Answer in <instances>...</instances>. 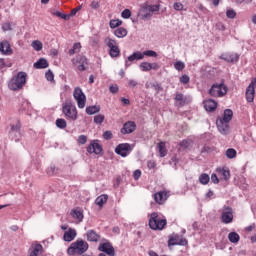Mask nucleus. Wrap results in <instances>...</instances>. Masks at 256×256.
Wrapping results in <instances>:
<instances>
[{
    "label": "nucleus",
    "instance_id": "a211bd4d",
    "mask_svg": "<svg viewBox=\"0 0 256 256\" xmlns=\"http://www.w3.org/2000/svg\"><path fill=\"white\" fill-rule=\"evenodd\" d=\"M77 237V231L73 228H69L63 235V239L68 243H71Z\"/></svg>",
    "mask_w": 256,
    "mask_h": 256
},
{
    "label": "nucleus",
    "instance_id": "4d7b16f0",
    "mask_svg": "<svg viewBox=\"0 0 256 256\" xmlns=\"http://www.w3.org/2000/svg\"><path fill=\"white\" fill-rule=\"evenodd\" d=\"M190 78L189 75L184 74L180 77V83H183V85H187V83H189Z\"/></svg>",
    "mask_w": 256,
    "mask_h": 256
},
{
    "label": "nucleus",
    "instance_id": "f03ea898",
    "mask_svg": "<svg viewBox=\"0 0 256 256\" xmlns=\"http://www.w3.org/2000/svg\"><path fill=\"white\" fill-rule=\"evenodd\" d=\"M27 83V73L19 72L16 76H14L8 83V88L11 91H19L25 87Z\"/></svg>",
    "mask_w": 256,
    "mask_h": 256
},
{
    "label": "nucleus",
    "instance_id": "680f3d73",
    "mask_svg": "<svg viewBox=\"0 0 256 256\" xmlns=\"http://www.w3.org/2000/svg\"><path fill=\"white\" fill-rule=\"evenodd\" d=\"M151 87L156 91V93H160V91H163V87L159 84H151Z\"/></svg>",
    "mask_w": 256,
    "mask_h": 256
},
{
    "label": "nucleus",
    "instance_id": "6e6552de",
    "mask_svg": "<svg viewBox=\"0 0 256 256\" xmlns=\"http://www.w3.org/2000/svg\"><path fill=\"white\" fill-rule=\"evenodd\" d=\"M131 151H132V148H131V144H129V143L119 144L115 148V153L117 155H120V157H127V155H129V153H131Z\"/></svg>",
    "mask_w": 256,
    "mask_h": 256
},
{
    "label": "nucleus",
    "instance_id": "6e6d98bb",
    "mask_svg": "<svg viewBox=\"0 0 256 256\" xmlns=\"http://www.w3.org/2000/svg\"><path fill=\"white\" fill-rule=\"evenodd\" d=\"M144 57H157V52L153 51V50H146L143 52Z\"/></svg>",
    "mask_w": 256,
    "mask_h": 256
},
{
    "label": "nucleus",
    "instance_id": "7c9ffc66",
    "mask_svg": "<svg viewBox=\"0 0 256 256\" xmlns=\"http://www.w3.org/2000/svg\"><path fill=\"white\" fill-rule=\"evenodd\" d=\"M107 199H109V196L102 194L96 198L95 203L99 207H102L104 203H107Z\"/></svg>",
    "mask_w": 256,
    "mask_h": 256
},
{
    "label": "nucleus",
    "instance_id": "ddd939ff",
    "mask_svg": "<svg viewBox=\"0 0 256 256\" xmlns=\"http://www.w3.org/2000/svg\"><path fill=\"white\" fill-rule=\"evenodd\" d=\"M11 129L9 131V137L11 139H15V137H19L21 133V122L19 120H16L15 124L10 125Z\"/></svg>",
    "mask_w": 256,
    "mask_h": 256
},
{
    "label": "nucleus",
    "instance_id": "39448f33",
    "mask_svg": "<svg viewBox=\"0 0 256 256\" xmlns=\"http://www.w3.org/2000/svg\"><path fill=\"white\" fill-rule=\"evenodd\" d=\"M227 91H229V88H227L225 83H216L211 86L209 95H211V97H225V95H227Z\"/></svg>",
    "mask_w": 256,
    "mask_h": 256
},
{
    "label": "nucleus",
    "instance_id": "2eb2a0df",
    "mask_svg": "<svg viewBox=\"0 0 256 256\" xmlns=\"http://www.w3.org/2000/svg\"><path fill=\"white\" fill-rule=\"evenodd\" d=\"M216 125L218 127L219 132L222 135H227V133H229V122H227L225 120H221L220 118H218L216 120Z\"/></svg>",
    "mask_w": 256,
    "mask_h": 256
},
{
    "label": "nucleus",
    "instance_id": "f3484780",
    "mask_svg": "<svg viewBox=\"0 0 256 256\" xmlns=\"http://www.w3.org/2000/svg\"><path fill=\"white\" fill-rule=\"evenodd\" d=\"M137 129V125L133 121H128L123 125V128L121 129V133L123 135H127L129 133H133Z\"/></svg>",
    "mask_w": 256,
    "mask_h": 256
},
{
    "label": "nucleus",
    "instance_id": "c85d7f7f",
    "mask_svg": "<svg viewBox=\"0 0 256 256\" xmlns=\"http://www.w3.org/2000/svg\"><path fill=\"white\" fill-rule=\"evenodd\" d=\"M109 55L112 58L119 57L121 55V50L119 49V46H113L112 48H109Z\"/></svg>",
    "mask_w": 256,
    "mask_h": 256
},
{
    "label": "nucleus",
    "instance_id": "cd10ccee",
    "mask_svg": "<svg viewBox=\"0 0 256 256\" xmlns=\"http://www.w3.org/2000/svg\"><path fill=\"white\" fill-rule=\"evenodd\" d=\"M222 121H226V123H229L231 119H233V110L231 109H226L224 111V115L222 118H219Z\"/></svg>",
    "mask_w": 256,
    "mask_h": 256
},
{
    "label": "nucleus",
    "instance_id": "8fccbe9b",
    "mask_svg": "<svg viewBox=\"0 0 256 256\" xmlns=\"http://www.w3.org/2000/svg\"><path fill=\"white\" fill-rule=\"evenodd\" d=\"M121 17H122L123 19H130V17H131V10H129V9H124V10L122 11V13H121Z\"/></svg>",
    "mask_w": 256,
    "mask_h": 256
},
{
    "label": "nucleus",
    "instance_id": "9b49d317",
    "mask_svg": "<svg viewBox=\"0 0 256 256\" xmlns=\"http://www.w3.org/2000/svg\"><path fill=\"white\" fill-rule=\"evenodd\" d=\"M222 223L229 224L233 222V208L224 207L221 215Z\"/></svg>",
    "mask_w": 256,
    "mask_h": 256
},
{
    "label": "nucleus",
    "instance_id": "1a4fd4ad",
    "mask_svg": "<svg viewBox=\"0 0 256 256\" xmlns=\"http://www.w3.org/2000/svg\"><path fill=\"white\" fill-rule=\"evenodd\" d=\"M98 250H100L102 253H105L108 256H115V248L113 247V244H111L110 242L100 243L98 246Z\"/></svg>",
    "mask_w": 256,
    "mask_h": 256
},
{
    "label": "nucleus",
    "instance_id": "bf43d9fd",
    "mask_svg": "<svg viewBox=\"0 0 256 256\" xmlns=\"http://www.w3.org/2000/svg\"><path fill=\"white\" fill-rule=\"evenodd\" d=\"M183 4L181 2H175L173 5V9H175V11H183Z\"/></svg>",
    "mask_w": 256,
    "mask_h": 256
},
{
    "label": "nucleus",
    "instance_id": "bb28decb",
    "mask_svg": "<svg viewBox=\"0 0 256 256\" xmlns=\"http://www.w3.org/2000/svg\"><path fill=\"white\" fill-rule=\"evenodd\" d=\"M114 35L118 37V39H123V37H127V29L119 27L114 31Z\"/></svg>",
    "mask_w": 256,
    "mask_h": 256
},
{
    "label": "nucleus",
    "instance_id": "e433bc0d",
    "mask_svg": "<svg viewBox=\"0 0 256 256\" xmlns=\"http://www.w3.org/2000/svg\"><path fill=\"white\" fill-rule=\"evenodd\" d=\"M228 239L230 241V243H239V234H237L236 232H230L228 234Z\"/></svg>",
    "mask_w": 256,
    "mask_h": 256
},
{
    "label": "nucleus",
    "instance_id": "37998d69",
    "mask_svg": "<svg viewBox=\"0 0 256 256\" xmlns=\"http://www.w3.org/2000/svg\"><path fill=\"white\" fill-rule=\"evenodd\" d=\"M109 25H110V29H117V27H121V25H123V21L119 19L111 20Z\"/></svg>",
    "mask_w": 256,
    "mask_h": 256
},
{
    "label": "nucleus",
    "instance_id": "c03bdc74",
    "mask_svg": "<svg viewBox=\"0 0 256 256\" xmlns=\"http://www.w3.org/2000/svg\"><path fill=\"white\" fill-rule=\"evenodd\" d=\"M32 47L35 49V51H41V49H43V43H41L39 40H34L32 42Z\"/></svg>",
    "mask_w": 256,
    "mask_h": 256
},
{
    "label": "nucleus",
    "instance_id": "0eeeda50",
    "mask_svg": "<svg viewBox=\"0 0 256 256\" xmlns=\"http://www.w3.org/2000/svg\"><path fill=\"white\" fill-rule=\"evenodd\" d=\"M72 64L77 67L78 71H85L87 69V58L82 55L76 56L72 59Z\"/></svg>",
    "mask_w": 256,
    "mask_h": 256
},
{
    "label": "nucleus",
    "instance_id": "4be33fe9",
    "mask_svg": "<svg viewBox=\"0 0 256 256\" xmlns=\"http://www.w3.org/2000/svg\"><path fill=\"white\" fill-rule=\"evenodd\" d=\"M43 253V246L41 244H35L30 249V256H39Z\"/></svg>",
    "mask_w": 256,
    "mask_h": 256
},
{
    "label": "nucleus",
    "instance_id": "338daca9",
    "mask_svg": "<svg viewBox=\"0 0 256 256\" xmlns=\"http://www.w3.org/2000/svg\"><path fill=\"white\" fill-rule=\"evenodd\" d=\"M211 181L212 183H214L215 185H217L219 183V178L217 177V174H212L211 175Z\"/></svg>",
    "mask_w": 256,
    "mask_h": 256
},
{
    "label": "nucleus",
    "instance_id": "5fc2aeb1",
    "mask_svg": "<svg viewBox=\"0 0 256 256\" xmlns=\"http://www.w3.org/2000/svg\"><path fill=\"white\" fill-rule=\"evenodd\" d=\"M82 9V6H77L76 8H74L73 10H71L70 14H68V16H70V19L71 17H75V15H77V13H79V11H81Z\"/></svg>",
    "mask_w": 256,
    "mask_h": 256
},
{
    "label": "nucleus",
    "instance_id": "423d86ee",
    "mask_svg": "<svg viewBox=\"0 0 256 256\" xmlns=\"http://www.w3.org/2000/svg\"><path fill=\"white\" fill-rule=\"evenodd\" d=\"M73 97L77 102L79 109H85V103L87 102V97L85 96V93H83V90L80 87L74 88Z\"/></svg>",
    "mask_w": 256,
    "mask_h": 256
},
{
    "label": "nucleus",
    "instance_id": "603ef678",
    "mask_svg": "<svg viewBox=\"0 0 256 256\" xmlns=\"http://www.w3.org/2000/svg\"><path fill=\"white\" fill-rule=\"evenodd\" d=\"M47 81H55V75L51 70H48L45 74Z\"/></svg>",
    "mask_w": 256,
    "mask_h": 256
},
{
    "label": "nucleus",
    "instance_id": "9d476101",
    "mask_svg": "<svg viewBox=\"0 0 256 256\" xmlns=\"http://www.w3.org/2000/svg\"><path fill=\"white\" fill-rule=\"evenodd\" d=\"M255 85L256 78H254L246 89V101L253 103L255 101Z\"/></svg>",
    "mask_w": 256,
    "mask_h": 256
},
{
    "label": "nucleus",
    "instance_id": "a878e982",
    "mask_svg": "<svg viewBox=\"0 0 256 256\" xmlns=\"http://www.w3.org/2000/svg\"><path fill=\"white\" fill-rule=\"evenodd\" d=\"M175 101L179 107H183L187 103V98L181 93L176 94Z\"/></svg>",
    "mask_w": 256,
    "mask_h": 256
},
{
    "label": "nucleus",
    "instance_id": "49530a36",
    "mask_svg": "<svg viewBox=\"0 0 256 256\" xmlns=\"http://www.w3.org/2000/svg\"><path fill=\"white\" fill-rule=\"evenodd\" d=\"M103 121H105V116L103 114H98L94 117V123H96L97 125H101Z\"/></svg>",
    "mask_w": 256,
    "mask_h": 256
},
{
    "label": "nucleus",
    "instance_id": "79ce46f5",
    "mask_svg": "<svg viewBox=\"0 0 256 256\" xmlns=\"http://www.w3.org/2000/svg\"><path fill=\"white\" fill-rule=\"evenodd\" d=\"M81 51V43H74L73 48L69 50V55H75Z\"/></svg>",
    "mask_w": 256,
    "mask_h": 256
},
{
    "label": "nucleus",
    "instance_id": "20e7f679",
    "mask_svg": "<svg viewBox=\"0 0 256 256\" xmlns=\"http://www.w3.org/2000/svg\"><path fill=\"white\" fill-rule=\"evenodd\" d=\"M62 113L65 115L68 121H77V118H78L77 107L75 106V104H73V102L66 101L62 105Z\"/></svg>",
    "mask_w": 256,
    "mask_h": 256
},
{
    "label": "nucleus",
    "instance_id": "6ab92c4d",
    "mask_svg": "<svg viewBox=\"0 0 256 256\" xmlns=\"http://www.w3.org/2000/svg\"><path fill=\"white\" fill-rule=\"evenodd\" d=\"M204 108L206 109V111L213 113V111L217 109V102L213 99L206 100L204 101Z\"/></svg>",
    "mask_w": 256,
    "mask_h": 256
},
{
    "label": "nucleus",
    "instance_id": "412c9836",
    "mask_svg": "<svg viewBox=\"0 0 256 256\" xmlns=\"http://www.w3.org/2000/svg\"><path fill=\"white\" fill-rule=\"evenodd\" d=\"M221 59L224 61H227L228 63H236V61H239V55L238 54H224L221 56Z\"/></svg>",
    "mask_w": 256,
    "mask_h": 256
},
{
    "label": "nucleus",
    "instance_id": "72a5a7b5",
    "mask_svg": "<svg viewBox=\"0 0 256 256\" xmlns=\"http://www.w3.org/2000/svg\"><path fill=\"white\" fill-rule=\"evenodd\" d=\"M158 149H159L160 157H166L167 156V148L165 146V142L158 143Z\"/></svg>",
    "mask_w": 256,
    "mask_h": 256
},
{
    "label": "nucleus",
    "instance_id": "09e8293b",
    "mask_svg": "<svg viewBox=\"0 0 256 256\" xmlns=\"http://www.w3.org/2000/svg\"><path fill=\"white\" fill-rule=\"evenodd\" d=\"M226 16L228 19H235V17H237V12H235L233 9H229L226 11Z\"/></svg>",
    "mask_w": 256,
    "mask_h": 256
},
{
    "label": "nucleus",
    "instance_id": "393cba45",
    "mask_svg": "<svg viewBox=\"0 0 256 256\" xmlns=\"http://www.w3.org/2000/svg\"><path fill=\"white\" fill-rule=\"evenodd\" d=\"M159 9H160L159 4L142 6V12L149 11L150 13H157V11H159Z\"/></svg>",
    "mask_w": 256,
    "mask_h": 256
},
{
    "label": "nucleus",
    "instance_id": "4c0bfd02",
    "mask_svg": "<svg viewBox=\"0 0 256 256\" xmlns=\"http://www.w3.org/2000/svg\"><path fill=\"white\" fill-rule=\"evenodd\" d=\"M225 155L227 159H235L237 157V150L229 148L226 150Z\"/></svg>",
    "mask_w": 256,
    "mask_h": 256
},
{
    "label": "nucleus",
    "instance_id": "58836bf2",
    "mask_svg": "<svg viewBox=\"0 0 256 256\" xmlns=\"http://www.w3.org/2000/svg\"><path fill=\"white\" fill-rule=\"evenodd\" d=\"M104 43L109 49L117 46V40L110 37L105 38Z\"/></svg>",
    "mask_w": 256,
    "mask_h": 256
},
{
    "label": "nucleus",
    "instance_id": "b1692460",
    "mask_svg": "<svg viewBox=\"0 0 256 256\" xmlns=\"http://www.w3.org/2000/svg\"><path fill=\"white\" fill-rule=\"evenodd\" d=\"M142 59H145V54L141 51L134 52L128 56V61H141Z\"/></svg>",
    "mask_w": 256,
    "mask_h": 256
},
{
    "label": "nucleus",
    "instance_id": "ea45409f",
    "mask_svg": "<svg viewBox=\"0 0 256 256\" xmlns=\"http://www.w3.org/2000/svg\"><path fill=\"white\" fill-rule=\"evenodd\" d=\"M179 145L182 149H191V147L193 145V141H191V140H182Z\"/></svg>",
    "mask_w": 256,
    "mask_h": 256
},
{
    "label": "nucleus",
    "instance_id": "e2e57ef3",
    "mask_svg": "<svg viewBox=\"0 0 256 256\" xmlns=\"http://www.w3.org/2000/svg\"><path fill=\"white\" fill-rule=\"evenodd\" d=\"M136 85H138V82L136 80L130 79L128 81V87H131L133 89Z\"/></svg>",
    "mask_w": 256,
    "mask_h": 256
},
{
    "label": "nucleus",
    "instance_id": "2f4dec72",
    "mask_svg": "<svg viewBox=\"0 0 256 256\" xmlns=\"http://www.w3.org/2000/svg\"><path fill=\"white\" fill-rule=\"evenodd\" d=\"M168 243H169V245H182V246H185V245H187V239L182 238V239H180V241H177V239H175V238H170Z\"/></svg>",
    "mask_w": 256,
    "mask_h": 256
},
{
    "label": "nucleus",
    "instance_id": "f257e3e1",
    "mask_svg": "<svg viewBox=\"0 0 256 256\" xmlns=\"http://www.w3.org/2000/svg\"><path fill=\"white\" fill-rule=\"evenodd\" d=\"M88 250L89 243L83 239H77L75 242L70 244L67 249V254L69 256L83 255L84 253H87Z\"/></svg>",
    "mask_w": 256,
    "mask_h": 256
},
{
    "label": "nucleus",
    "instance_id": "de8ad7c7",
    "mask_svg": "<svg viewBox=\"0 0 256 256\" xmlns=\"http://www.w3.org/2000/svg\"><path fill=\"white\" fill-rule=\"evenodd\" d=\"M141 71H151V63L149 62H142L140 64Z\"/></svg>",
    "mask_w": 256,
    "mask_h": 256
},
{
    "label": "nucleus",
    "instance_id": "c756f323",
    "mask_svg": "<svg viewBox=\"0 0 256 256\" xmlns=\"http://www.w3.org/2000/svg\"><path fill=\"white\" fill-rule=\"evenodd\" d=\"M99 111H101V107L97 105L86 107L87 115H95V113H99Z\"/></svg>",
    "mask_w": 256,
    "mask_h": 256
},
{
    "label": "nucleus",
    "instance_id": "69168bd1",
    "mask_svg": "<svg viewBox=\"0 0 256 256\" xmlns=\"http://www.w3.org/2000/svg\"><path fill=\"white\" fill-rule=\"evenodd\" d=\"M109 89H110V93H118V91H119V86H117V85H111V86L109 87Z\"/></svg>",
    "mask_w": 256,
    "mask_h": 256
},
{
    "label": "nucleus",
    "instance_id": "c9c22d12",
    "mask_svg": "<svg viewBox=\"0 0 256 256\" xmlns=\"http://www.w3.org/2000/svg\"><path fill=\"white\" fill-rule=\"evenodd\" d=\"M199 181H200L201 185H208L209 181H211V177H209V174L203 173L200 175Z\"/></svg>",
    "mask_w": 256,
    "mask_h": 256
},
{
    "label": "nucleus",
    "instance_id": "4468645a",
    "mask_svg": "<svg viewBox=\"0 0 256 256\" xmlns=\"http://www.w3.org/2000/svg\"><path fill=\"white\" fill-rule=\"evenodd\" d=\"M155 203L163 205L167 199H169V193L166 191H159L153 195Z\"/></svg>",
    "mask_w": 256,
    "mask_h": 256
},
{
    "label": "nucleus",
    "instance_id": "f8f14e48",
    "mask_svg": "<svg viewBox=\"0 0 256 256\" xmlns=\"http://www.w3.org/2000/svg\"><path fill=\"white\" fill-rule=\"evenodd\" d=\"M88 153H95V155H101L103 147L99 144V140H93L87 147Z\"/></svg>",
    "mask_w": 256,
    "mask_h": 256
},
{
    "label": "nucleus",
    "instance_id": "5701e85b",
    "mask_svg": "<svg viewBox=\"0 0 256 256\" xmlns=\"http://www.w3.org/2000/svg\"><path fill=\"white\" fill-rule=\"evenodd\" d=\"M49 67V62L45 58H40L36 63H34L35 69H47Z\"/></svg>",
    "mask_w": 256,
    "mask_h": 256
},
{
    "label": "nucleus",
    "instance_id": "864d4df0",
    "mask_svg": "<svg viewBox=\"0 0 256 256\" xmlns=\"http://www.w3.org/2000/svg\"><path fill=\"white\" fill-rule=\"evenodd\" d=\"M103 138L106 140V141H109L111 139H113V132L107 130L103 133Z\"/></svg>",
    "mask_w": 256,
    "mask_h": 256
},
{
    "label": "nucleus",
    "instance_id": "a19ab883",
    "mask_svg": "<svg viewBox=\"0 0 256 256\" xmlns=\"http://www.w3.org/2000/svg\"><path fill=\"white\" fill-rule=\"evenodd\" d=\"M56 127H58V129H65L67 127V121L63 118H58L56 120Z\"/></svg>",
    "mask_w": 256,
    "mask_h": 256
},
{
    "label": "nucleus",
    "instance_id": "3c124183",
    "mask_svg": "<svg viewBox=\"0 0 256 256\" xmlns=\"http://www.w3.org/2000/svg\"><path fill=\"white\" fill-rule=\"evenodd\" d=\"M2 30L3 31H13L11 22H5L4 24H2Z\"/></svg>",
    "mask_w": 256,
    "mask_h": 256
},
{
    "label": "nucleus",
    "instance_id": "13d9d810",
    "mask_svg": "<svg viewBox=\"0 0 256 256\" xmlns=\"http://www.w3.org/2000/svg\"><path fill=\"white\" fill-rule=\"evenodd\" d=\"M56 17H60V19H64V21H69L70 16H68V14H63L61 12H56Z\"/></svg>",
    "mask_w": 256,
    "mask_h": 256
},
{
    "label": "nucleus",
    "instance_id": "774afa93",
    "mask_svg": "<svg viewBox=\"0 0 256 256\" xmlns=\"http://www.w3.org/2000/svg\"><path fill=\"white\" fill-rule=\"evenodd\" d=\"M133 177L137 181V179H139V177H141V170H135L133 173Z\"/></svg>",
    "mask_w": 256,
    "mask_h": 256
},
{
    "label": "nucleus",
    "instance_id": "aec40b11",
    "mask_svg": "<svg viewBox=\"0 0 256 256\" xmlns=\"http://www.w3.org/2000/svg\"><path fill=\"white\" fill-rule=\"evenodd\" d=\"M86 236H87V241H90L93 243H97V241L101 239V236H99V234H97V232H95L94 230H89L86 233Z\"/></svg>",
    "mask_w": 256,
    "mask_h": 256
},
{
    "label": "nucleus",
    "instance_id": "052dcab7",
    "mask_svg": "<svg viewBox=\"0 0 256 256\" xmlns=\"http://www.w3.org/2000/svg\"><path fill=\"white\" fill-rule=\"evenodd\" d=\"M78 143H79V145H85V143H87V136L80 135L78 137Z\"/></svg>",
    "mask_w": 256,
    "mask_h": 256
},
{
    "label": "nucleus",
    "instance_id": "f704fd0d",
    "mask_svg": "<svg viewBox=\"0 0 256 256\" xmlns=\"http://www.w3.org/2000/svg\"><path fill=\"white\" fill-rule=\"evenodd\" d=\"M71 215L73 217V219H77V221H83V212L80 210H72L71 211Z\"/></svg>",
    "mask_w": 256,
    "mask_h": 256
},
{
    "label": "nucleus",
    "instance_id": "dca6fc26",
    "mask_svg": "<svg viewBox=\"0 0 256 256\" xmlns=\"http://www.w3.org/2000/svg\"><path fill=\"white\" fill-rule=\"evenodd\" d=\"M0 53H2V55H13V49H11L9 41L4 40L0 42Z\"/></svg>",
    "mask_w": 256,
    "mask_h": 256
},
{
    "label": "nucleus",
    "instance_id": "7ed1b4c3",
    "mask_svg": "<svg viewBox=\"0 0 256 256\" xmlns=\"http://www.w3.org/2000/svg\"><path fill=\"white\" fill-rule=\"evenodd\" d=\"M167 226V219L161 218L157 212L150 214L149 227L153 231H163Z\"/></svg>",
    "mask_w": 256,
    "mask_h": 256
},
{
    "label": "nucleus",
    "instance_id": "0e129e2a",
    "mask_svg": "<svg viewBox=\"0 0 256 256\" xmlns=\"http://www.w3.org/2000/svg\"><path fill=\"white\" fill-rule=\"evenodd\" d=\"M222 176L225 180H227L229 179V177H231V173L229 172V170H222Z\"/></svg>",
    "mask_w": 256,
    "mask_h": 256
},
{
    "label": "nucleus",
    "instance_id": "473e14b6",
    "mask_svg": "<svg viewBox=\"0 0 256 256\" xmlns=\"http://www.w3.org/2000/svg\"><path fill=\"white\" fill-rule=\"evenodd\" d=\"M138 16L141 17L143 21H145L146 19H151V17H153V14L150 11H143V8H141L138 13Z\"/></svg>",
    "mask_w": 256,
    "mask_h": 256
},
{
    "label": "nucleus",
    "instance_id": "a18cd8bd",
    "mask_svg": "<svg viewBox=\"0 0 256 256\" xmlns=\"http://www.w3.org/2000/svg\"><path fill=\"white\" fill-rule=\"evenodd\" d=\"M174 69H176V71H183V69H185V63L182 61L175 62Z\"/></svg>",
    "mask_w": 256,
    "mask_h": 256
}]
</instances>
